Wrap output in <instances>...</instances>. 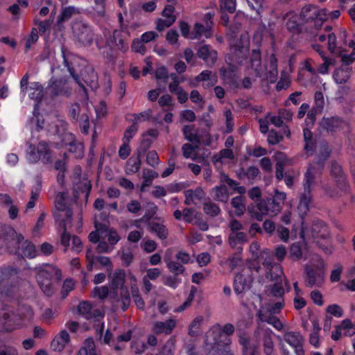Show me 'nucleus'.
I'll return each mask as SVG.
<instances>
[{"instance_id": "nucleus-35", "label": "nucleus", "mask_w": 355, "mask_h": 355, "mask_svg": "<svg viewBox=\"0 0 355 355\" xmlns=\"http://www.w3.org/2000/svg\"><path fill=\"white\" fill-rule=\"evenodd\" d=\"M231 205L235 209L236 216L240 217L246 211L245 198L242 196H237L231 200Z\"/></svg>"}, {"instance_id": "nucleus-63", "label": "nucleus", "mask_w": 355, "mask_h": 355, "mask_svg": "<svg viewBox=\"0 0 355 355\" xmlns=\"http://www.w3.org/2000/svg\"><path fill=\"white\" fill-rule=\"evenodd\" d=\"M290 255L294 259H300L302 257V250L300 243H293L291 246Z\"/></svg>"}, {"instance_id": "nucleus-2", "label": "nucleus", "mask_w": 355, "mask_h": 355, "mask_svg": "<svg viewBox=\"0 0 355 355\" xmlns=\"http://www.w3.org/2000/svg\"><path fill=\"white\" fill-rule=\"evenodd\" d=\"M323 169L319 168L315 163L309 164L304 175V193L302 194L297 210L300 215H304L309 209V204L312 199L311 187L318 175L321 174Z\"/></svg>"}, {"instance_id": "nucleus-5", "label": "nucleus", "mask_w": 355, "mask_h": 355, "mask_svg": "<svg viewBox=\"0 0 355 355\" xmlns=\"http://www.w3.org/2000/svg\"><path fill=\"white\" fill-rule=\"evenodd\" d=\"M282 209L279 203L269 198L260 200L256 207L253 205L248 206V211L252 218L258 221H261L263 220V216H276L281 211Z\"/></svg>"}, {"instance_id": "nucleus-52", "label": "nucleus", "mask_w": 355, "mask_h": 355, "mask_svg": "<svg viewBox=\"0 0 355 355\" xmlns=\"http://www.w3.org/2000/svg\"><path fill=\"white\" fill-rule=\"evenodd\" d=\"M67 196V195L64 192H60L58 193L55 200L57 210L64 211L66 209L67 207L65 202Z\"/></svg>"}, {"instance_id": "nucleus-3", "label": "nucleus", "mask_w": 355, "mask_h": 355, "mask_svg": "<svg viewBox=\"0 0 355 355\" xmlns=\"http://www.w3.org/2000/svg\"><path fill=\"white\" fill-rule=\"evenodd\" d=\"M62 54L64 60V65L68 68L71 76L73 77L76 83L83 89L85 97L87 96L86 86L89 87L92 89H96L98 86V76L94 69L92 67H85L81 71L80 77L75 74L73 67H71L67 62L65 55V49L62 48Z\"/></svg>"}, {"instance_id": "nucleus-54", "label": "nucleus", "mask_w": 355, "mask_h": 355, "mask_svg": "<svg viewBox=\"0 0 355 355\" xmlns=\"http://www.w3.org/2000/svg\"><path fill=\"white\" fill-rule=\"evenodd\" d=\"M202 320V317L198 316L192 321L189 329V334L190 336H196L198 334Z\"/></svg>"}, {"instance_id": "nucleus-19", "label": "nucleus", "mask_w": 355, "mask_h": 355, "mask_svg": "<svg viewBox=\"0 0 355 355\" xmlns=\"http://www.w3.org/2000/svg\"><path fill=\"white\" fill-rule=\"evenodd\" d=\"M243 347L244 355H255L259 349V343L245 335H241L239 339Z\"/></svg>"}, {"instance_id": "nucleus-55", "label": "nucleus", "mask_w": 355, "mask_h": 355, "mask_svg": "<svg viewBox=\"0 0 355 355\" xmlns=\"http://www.w3.org/2000/svg\"><path fill=\"white\" fill-rule=\"evenodd\" d=\"M80 107L78 103H73L71 105L69 111V116L72 123L77 124L80 119Z\"/></svg>"}, {"instance_id": "nucleus-28", "label": "nucleus", "mask_w": 355, "mask_h": 355, "mask_svg": "<svg viewBox=\"0 0 355 355\" xmlns=\"http://www.w3.org/2000/svg\"><path fill=\"white\" fill-rule=\"evenodd\" d=\"M141 152H138L137 156H132L127 161L125 171L127 175L137 173L141 168Z\"/></svg>"}, {"instance_id": "nucleus-17", "label": "nucleus", "mask_w": 355, "mask_h": 355, "mask_svg": "<svg viewBox=\"0 0 355 355\" xmlns=\"http://www.w3.org/2000/svg\"><path fill=\"white\" fill-rule=\"evenodd\" d=\"M320 125L327 132H334L338 129H343L347 126V123L338 116H332L330 118H323Z\"/></svg>"}, {"instance_id": "nucleus-20", "label": "nucleus", "mask_w": 355, "mask_h": 355, "mask_svg": "<svg viewBox=\"0 0 355 355\" xmlns=\"http://www.w3.org/2000/svg\"><path fill=\"white\" fill-rule=\"evenodd\" d=\"M186 205H196V200H202L205 193L201 187H197L196 189H187L184 191Z\"/></svg>"}, {"instance_id": "nucleus-23", "label": "nucleus", "mask_w": 355, "mask_h": 355, "mask_svg": "<svg viewBox=\"0 0 355 355\" xmlns=\"http://www.w3.org/2000/svg\"><path fill=\"white\" fill-rule=\"evenodd\" d=\"M248 49L245 46H236L232 49L231 54L228 55L225 58H230L232 62L236 65H240L246 59Z\"/></svg>"}, {"instance_id": "nucleus-44", "label": "nucleus", "mask_w": 355, "mask_h": 355, "mask_svg": "<svg viewBox=\"0 0 355 355\" xmlns=\"http://www.w3.org/2000/svg\"><path fill=\"white\" fill-rule=\"evenodd\" d=\"M30 89L33 90V92L29 94L30 98L35 100L37 103H39L44 96L42 86L38 83H34L30 87Z\"/></svg>"}, {"instance_id": "nucleus-62", "label": "nucleus", "mask_w": 355, "mask_h": 355, "mask_svg": "<svg viewBox=\"0 0 355 355\" xmlns=\"http://www.w3.org/2000/svg\"><path fill=\"white\" fill-rule=\"evenodd\" d=\"M123 145L120 147L119 150V156L122 159H126L131 151L130 147L129 146V141L123 140Z\"/></svg>"}, {"instance_id": "nucleus-39", "label": "nucleus", "mask_w": 355, "mask_h": 355, "mask_svg": "<svg viewBox=\"0 0 355 355\" xmlns=\"http://www.w3.org/2000/svg\"><path fill=\"white\" fill-rule=\"evenodd\" d=\"M150 230L154 232L160 239H165L168 235V231L166 227L161 223L153 222L149 224Z\"/></svg>"}, {"instance_id": "nucleus-37", "label": "nucleus", "mask_w": 355, "mask_h": 355, "mask_svg": "<svg viewBox=\"0 0 355 355\" xmlns=\"http://www.w3.org/2000/svg\"><path fill=\"white\" fill-rule=\"evenodd\" d=\"M79 10L74 6H67L62 9L61 13L58 18V25L60 26L64 21L70 19L73 15L78 14Z\"/></svg>"}, {"instance_id": "nucleus-7", "label": "nucleus", "mask_w": 355, "mask_h": 355, "mask_svg": "<svg viewBox=\"0 0 355 355\" xmlns=\"http://www.w3.org/2000/svg\"><path fill=\"white\" fill-rule=\"evenodd\" d=\"M46 92L52 98L58 96L69 97L71 94L72 87L68 78L52 77L49 82Z\"/></svg>"}, {"instance_id": "nucleus-32", "label": "nucleus", "mask_w": 355, "mask_h": 355, "mask_svg": "<svg viewBox=\"0 0 355 355\" xmlns=\"http://www.w3.org/2000/svg\"><path fill=\"white\" fill-rule=\"evenodd\" d=\"M171 275H166L163 277L164 284L172 288H175L180 282L178 278V275L182 273L184 271L183 268H170Z\"/></svg>"}, {"instance_id": "nucleus-36", "label": "nucleus", "mask_w": 355, "mask_h": 355, "mask_svg": "<svg viewBox=\"0 0 355 355\" xmlns=\"http://www.w3.org/2000/svg\"><path fill=\"white\" fill-rule=\"evenodd\" d=\"M182 133L188 141L193 144H200L201 141L197 134V130L195 129L194 125H184L182 128Z\"/></svg>"}, {"instance_id": "nucleus-16", "label": "nucleus", "mask_w": 355, "mask_h": 355, "mask_svg": "<svg viewBox=\"0 0 355 355\" xmlns=\"http://www.w3.org/2000/svg\"><path fill=\"white\" fill-rule=\"evenodd\" d=\"M112 44H115L119 50L126 52L128 49L126 34L119 30H114L110 38L107 40V45L110 46Z\"/></svg>"}, {"instance_id": "nucleus-61", "label": "nucleus", "mask_w": 355, "mask_h": 355, "mask_svg": "<svg viewBox=\"0 0 355 355\" xmlns=\"http://www.w3.org/2000/svg\"><path fill=\"white\" fill-rule=\"evenodd\" d=\"M175 22L174 18L158 19L156 22V29L159 31H164L166 28L171 26Z\"/></svg>"}, {"instance_id": "nucleus-40", "label": "nucleus", "mask_w": 355, "mask_h": 355, "mask_svg": "<svg viewBox=\"0 0 355 355\" xmlns=\"http://www.w3.org/2000/svg\"><path fill=\"white\" fill-rule=\"evenodd\" d=\"M203 211L211 217H216L221 212L219 206L210 200L203 203Z\"/></svg>"}, {"instance_id": "nucleus-58", "label": "nucleus", "mask_w": 355, "mask_h": 355, "mask_svg": "<svg viewBox=\"0 0 355 355\" xmlns=\"http://www.w3.org/2000/svg\"><path fill=\"white\" fill-rule=\"evenodd\" d=\"M196 292H197V288L193 286H191V291H190V293L189 295L188 298L187 299V300L181 306H180L176 309V311L180 312V311H184L187 307H189L191 305L192 301L193 300V298H194V296H195V294H196Z\"/></svg>"}, {"instance_id": "nucleus-33", "label": "nucleus", "mask_w": 355, "mask_h": 355, "mask_svg": "<svg viewBox=\"0 0 355 355\" xmlns=\"http://www.w3.org/2000/svg\"><path fill=\"white\" fill-rule=\"evenodd\" d=\"M86 256L89 261L88 266H92L94 265L107 266L111 264L110 259L108 257L104 256H94L90 250H87Z\"/></svg>"}, {"instance_id": "nucleus-10", "label": "nucleus", "mask_w": 355, "mask_h": 355, "mask_svg": "<svg viewBox=\"0 0 355 355\" xmlns=\"http://www.w3.org/2000/svg\"><path fill=\"white\" fill-rule=\"evenodd\" d=\"M325 274L324 268H306L304 277L306 286L311 288L321 286L324 281Z\"/></svg>"}, {"instance_id": "nucleus-59", "label": "nucleus", "mask_w": 355, "mask_h": 355, "mask_svg": "<svg viewBox=\"0 0 355 355\" xmlns=\"http://www.w3.org/2000/svg\"><path fill=\"white\" fill-rule=\"evenodd\" d=\"M109 293L107 286H96L93 290V296L98 297L101 300H105L108 296Z\"/></svg>"}, {"instance_id": "nucleus-27", "label": "nucleus", "mask_w": 355, "mask_h": 355, "mask_svg": "<svg viewBox=\"0 0 355 355\" xmlns=\"http://www.w3.org/2000/svg\"><path fill=\"white\" fill-rule=\"evenodd\" d=\"M352 68L345 66L334 71L333 78L337 84H346L351 76Z\"/></svg>"}, {"instance_id": "nucleus-46", "label": "nucleus", "mask_w": 355, "mask_h": 355, "mask_svg": "<svg viewBox=\"0 0 355 355\" xmlns=\"http://www.w3.org/2000/svg\"><path fill=\"white\" fill-rule=\"evenodd\" d=\"M92 305L87 302H82L78 306L79 313L83 315L86 319L89 320L93 318L94 315L91 312Z\"/></svg>"}, {"instance_id": "nucleus-56", "label": "nucleus", "mask_w": 355, "mask_h": 355, "mask_svg": "<svg viewBox=\"0 0 355 355\" xmlns=\"http://www.w3.org/2000/svg\"><path fill=\"white\" fill-rule=\"evenodd\" d=\"M350 90V86L348 85L340 86L336 92V99L338 100L340 102L343 101L349 95Z\"/></svg>"}, {"instance_id": "nucleus-25", "label": "nucleus", "mask_w": 355, "mask_h": 355, "mask_svg": "<svg viewBox=\"0 0 355 355\" xmlns=\"http://www.w3.org/2000/svg\"><path fill=\"white\" fill-rule=\"evenodd\" d=\"M266 279L270 282H274V283H277L278 282H283L285 281V284H288L282 268H266L265 272Z\"/></svg>"}, {"instance_id": "nucleus-6", "label": "nucleus", "mask_w": 355, "mask_h": 355, "mask_svg": "<svg viewBox=\"0 0 355 355\" xmlns=\"http://www.w3.org/2000/svg\"><path fill=\"white\" fill-rule=\"evenodd\" d=\"M27 159L33 164L40 160L44 164H51L52 153L49 144L44 141H40L36 147L30 144L27 150Z\"/></svg>"}, {"instance_id": "nucleus-26", "label": "nucleus", "mask_w": 355, "mask_h": 355, "mask_svg": "<svg viewBox=\"0 0 355 355\" xmlns=\"http://www.w3.org/2000/svg\"><path fill=\"white\" fill-rule=\"evenodd\" d=\"M259 169L257 166H250L247 169L241 168L237 171V176L239 179H248L250 184H253L255 178L259 175Z\"/></svg>"}, {"instance_id": "nucleus-48", "label": "nucleus", "mask_w": 355, "mask_h": 355, "mask_svg": "<svg viewBox=\"0 0 355 355\" xmlns=\"http://www.w3.org/2000/svg\"><path fill=\"white\" fill-rule=\"evenodd\" d=\"M78 123L82 133L87 135L89 128V116L88 112H83L80 114Z\"/></svg>"}, {"instance_id": "nucleus-50", "label": "nucleus", "mask_w": 355, "mask_h": 355, "mask_svg": "<svg viewBox=\"0 0 355 355\" xmlns=\"http://www.w3.org/2000/svg\"><path fill=\"white\" fill-rule=\"evenodd\" d=\"M284 303V300H277V302L273 304H268L265 307H261V309H264L265 312H268L272 314H277L279 313L280 310L283 308Z\"/></svg>"}, {"instance_id": "nucleus-18", "label": "nucleus", "mask_w": 355, "mask_h": 355, "mask_svg": "<svg viewBox=\"0 0 355 355\" xmlns=\"http://www.w3.org/2000/svg\"><path fill=\"white\" fill-rule=\"evenodd\" d=\"M175 326V320L173 319H168L165 322H155L153 325L152 330L156 334H164L166 335H169L172 333Z\"/></svg>"}, {"instance_id": "nucleus-13", "label": "nucleus", "mask_w": 355, "mask_h": 355, "mask_svg": "<svg viewBox=\"0 0 355 355\" xmlns=\"http://www.w3.org/2000/svg\"><path fill=\"white\" fill-rule=\"evenodd\" d=\"M282 339L295 348L296 355H304L303 349L304 338L299 332L286 331L282 336Z\"/></svg>"}, {"instance_id": "nucleus-12", "label": "nucleus", "mask_w": 355, "mask_h": 355, "mask_svg": "<svg viewBox=\"0 0 355 355\" xmlns=\"http://www.w3.org/2000/svg\"><path fill=\"white\" fill-rule=\"evenodd\" d=\"M327 16V10H319L315 6L308 5L302 8L300 17L306 22L313 20L326 19Z\"/></svg>"}, {"instance_id": "nucleus-15", "label": "nucleus", "mask_w": 355, "mask_h": 355, "mask_svg": "<svg viewBox=\"0 0 355 355\" xmlns=\"http://www.w3.org/2000/svg\"><path fill=\"white\" fill-rule=\"evenodd\" d=\"M255 335L261 334L263 351L265 355H275L274 342L272 340V331L270 329H258L254 332Z\"/></svg>"}, {"instance_id": "nucleus-57", "label": "nucleus", "mask_w": 355, "mask_h": 355, "mask_svg": "<svg viewBox=\"0 0 355 355\" xmlns=\"http://www.w3.org/2000/svg\"><path fill=\"white\" fill-rule=\"evenodd\" d=\"M208 28L207 27L205 28V26L200 24H196L190 38L196 39L202 35L204 31L205 32V35L206 37H208L209 36Z\"/></svg>"}, {"instance_id": "nucleus-8", "label": "nucleus", "mask_w": 355, "mask_h": 355, "mask_svg": "<svg viewBox=\"0 0 355 355\" xmlns=\"http://www.w3.org/2000/svg\"><path fill=\"white\" fill-rule=\"evenodd\" d=\"M252 268L259 272L261 268H242L236 275L234 281V290L236 293H243L250 288L252 282Z\"/></svg>"}, {"instance_id": "nucleus-49", "label": "nucleus", "mask_w": 355, "mask_h": 355, "mask_svg": "<svg viewBox=\"0 0 355 355\" xmlns=\"http://www.w3.org/2000/svg\"><path fill=\"white\" fill-rule=\"evenodd\" d=\"M96 354L95 345L92 339L86 340V346L81 347L77 355H93Z\"/></svg>"}, {"instance_id": "nucleus-64", "label": "nucleus", "mask_w": 355, "mask_h": 355, "mask_svg": "<svg viewBox=\"0 0 355 355\" xmlns=\"http://www.w3.org/2000/svg\"><path fill=\"white\" fill-rule=\"evenodd\" d=\"M146 162L151 166H155L159 164V157L155 150L149 151L146 157Z\"/></svg>"}, {"instance_id": "nucleus-41", "label": "nucleus", "mask_w": 355, "mask_h": 355, "mask_svg": "<svg viewBox=\"0 0 355 355\" xmlns=\"http://www.w3.org/2000/svg\"><path fill=\"white\" fill-rule=\"evenodd\" d=\"M247 241V235L243 232H231L229 234V243L232 248H235L239 243H243Z\"/></svg>"}, {"instance_id": "nucleus-30", "label": "nucleus", "mask_w": 355, "mask_h": 355, "mask_svg": "<svg viewBox=\"0 0 355 355\" xmlns=\"http://www.w3.org/2000/svg\"><path fill=\"white\" fill-rule=\"evenodd\" d=\"M225 62L227 64V67H223L220 69V76L225 81H231L234 76V72L237 68V65L232 62L230 58H225Z\"/></svg>"}, {"instance_id": "nucleus-1", "label": "nucleus", "mask_w": 355, "mask_h": 355, "mask_svg": "<svg viewBox=\"0 0 355 355\" xmlns=\"http://www.w3.org/2000/svg\"><path fill=\"white\" fill-rule=\"evenodd\" d=\"M234 332V327L230 323L223 327L217 324L206 334L203 353L196 352L193 348L189 350V355H224L226 347L230 344V336Z\"/></svg>"}, {"instance_id": "nucleus-11", "label": "nucleus", "mask_w": 355, "mask_h": 355, "mask_svg": "<svg viewBox=\"0 0 355 355\" xmlns=\"http://www.w3.org/2000/svg\"><path fill=\"white\" fill-rule=\"evenodd\" d=\"M330 172L340 191L347 193L349 189V184L346 180L342 166L336 161H332L331 163Z\"/></svg>"}, {"instance_id": "nucleus-31", "label": "nucleus", "mask_w": 355, "mask_h": 355, "mask_svg": "<svg viewBox=\"0 0 355 355\" xmlns=\"http://www.w3.org/2000/svg\"><path fill=\"white\" fill-rule=\"evenodd\" d=\"M303 137L304 141V150L308 156L313 154L315 148V143L313 139V134L308 128H304Z\"/></svg>"}, {"instance_id": "nucleus-38", "label": "nucleus", "mask_w": 355, "mask_h": 355, "mask_svg": "<svg viewBox=\"0 0 355 355\" xmlns=\"http://www.w3.org/2000/svg\"><path fill=\"white\" fill-rule=\"evenodd\" d=\"M125 272L122 269H117L112 277V291H117L120 287H124Z\"/></svg>"}, {"instance_id": "nucleus-47", "label": "nucleus", "mask_w": 355, "mask_h": 355, "mask_svg": "<svg viewBox=\"0 0 355 355\" xmlns=\"http://www.w3.org/2000/svg\"><path fill=\"white\" fill-rule=\"evenodd\" d=\"M175 340L169 338L156 355H174Z\"/></svg>"}, {"instance_id": "nucleus-42", "label": "nucleus", "mask_w": 355, "mask_h": 355, "mask_svg": "<svg viewBox=\"0 0 355 355\" xmlns=\"http://www.w3.org/2000/svg\"><path fill=\"white\" fill-rule=\"evenodd\" d=\"M199 146L200 144L193 143H186L183 144L182 146L183 156L187 159L191 158L193 160H196L197 156L196 154H193V152L198 149Z\"/></svg>"}, {"instance_id": "nucleus-24", "label": "nucleus", "mask_w": 355, "mask_h": 355, "mask_svg": "<svg viewBox=\"0 0 355 355\" xmlns=\"http://www.w3.org/2000/svg\"><path fill=\"white\" fill-rule=\"evenodd\" d=\"M110 296L116 302L121 301L123 311L127 310L130 304V296L127 287H121L120 289V297L118 296L117 291H111Z\"/></svg>"}, {"instance_id": "nucleus-14", "label": "nucleus", "mask_w": 355, "mask_h": 355, "mask_svg": "<svg viewBox=\"0 0 355 355\" xmlns=\"http://www.w3.org/2000/svg\"><path fill=\"white\" fill-rule=\"evenodd\" d=\"M196 55L209 67H214L218 59V52L208 44H204L199 47Z\"/></svg>"}, {"instance_id": "nucleus-51", "label": "nucleus", "mask_w": 355, "mask_h": 355, "mask_svg": "<svg viewBox=\"0 0 355 355\" xmlns=\"http://www.w3.org/2000/svg\"><path fill=\"white\" fill-rule=\"evenodd\" d=\"M201 215L200 213L196 212L193 208H184L183 209L184 220L189 223H192L194 219L196 220Z\"/></svg>"}, {"instance_id": "nucleus-21", "label": "nucleus", "mask_w": 355, "mask_h": 355, "mask_svg": "<svg viewBox=\"0 0 355 355\" xmlns=\"http://www.w3.org/2000/svg\"><path fill=\"white\" fill-rule=\"evenodd\" d=\"M69 341V334L66 330H62L53 338L51 347L55 352H61Z\"/></svg>"}, {"instance_id": "nucleus-29", "label": "nucleus", "mask_w": 355, "mask_h": 355, "mask_svg": "<svg viewBox=\"0 0 355 355\" xmlns=\"http://www.w3.org/2000/svg\"><path fill=\"white\" fill-rule=\"evenodd\" d=\"M331 150L327 143H322L319 148L318 154L317 155L316 161L315 162L319 168L323 169L324 162L330 157Z\"/></svg>"}, {"instance_id": "nucleus-43", "label": "nucleus", "mask_w": 355, "mask_h": 355, "mask_svg": "<svg viewBox=\"0 0 355 355\" xmlns=\"http://www.w3.org/2000/svg\"><path fill=\"white\" fill-rule=\"evenodd\" d=\"M21 249L22 254L29 259L35 258L38 254L35 245L28 240L21 243Z\"/></svg>"}, {"instance_id": "nucleus-9", "label": "nucleus", "mask_w": 355, "mask_h": 355, "mask_svg": "<svg viewBox=\"0 0 355 355\" xmlns=\"http://www.w3.org/2000/svg\"><path fill=\"white\" fill-rule=\"evenodd\" d=\"M73 31L75 37L81 45L89 46L92 44L95 35L89 25L81 21L76 22L73 26Z\"/></svg>"}, {"instance_id": "nucleus-60", "label": "nucleus", "mask_w": 355, "mask_h": 355, "mask_svg": "<svg viewBox=\"0 0 355 355\" xmlns=\"http://www.w3.org/2000/svg\"><path fill=\"white\" fill-rule=\"evenodd\" d=\"M33 117L31 119V123L35 125V130L40 132L44 128V121L39 113H33Z\"/></svg>"}, {"instance_id": "nucleus-4", "label": "nucleus", "mask_w": 355, "mask_h": 355, "mask_svg": "<svg viewBox=\"0 0 355 355\" xmlns=\"http://www.w3.org/2000/svg\"><path fill=\"white\" fill-rule=\"evenodd\" d=\"M23 240L24 236L17 234L13 227L0 223V250L5 249V251L15 253Z\"/></svg>"}, {"instance_id": "nucleus-53", "label": "nucleus", "mask_w": 355, "mask_h": 355, "mask_svg": "<svg viewBox=\"0 0 355 355\" xmlns=\"http://www.w3.org/2000/svg\"><path fill=\"white\" fill-rule=\"evenodd\" d=\"M274 314L265 312L264 309H260L257 312V316L259 318V320L261 322H266L268 324H273L275 320L277 318V317L273 315Z\"/></svg>"}, {"instance_id": "nucleus-22", "label": "nucleus", "mask_w": 355, "mask_h": 355, "mask_svg": "<svg viewBox=\"0 0 355 355\" xmlns=\"http://www.w3.org/2000/svg\"><path fill=\"white\" fill-rule=\"evenodd\" d=\"M210 195L213 200L223 203L227 202L230 196L227 187L224 184L212 188Z\"/></svg>"}, {"instance_id": "nucleus-45", "label": "nucleus", "mask_w": 355, "mask_h": 355, "mask_svg": "<svg viewBox=\"0 0 355 355\" xmlns=\"http://www.w3.org/2000/svg\"><path fill=\"white\" fill-rule=\"evenodd\" d=\"M274 157L276 161L275 168H284L286 166H289L292 164V161L284 153L277 152Z\"/></svg>"}, {"instance_id": "nucleus-34", "label": "nucleus", "mask_w": 355, "mask_h": 355, "mask_svg": "<svg viewBox=\"0 0 355 355\" xmlns=\"http://www.w3.org/2000/svg\"><path fill=\"white\" fill-rule=\"evenodd\" d=\"M283 282L274 283L272 285L268 286L266 294L270 297H275L277 300L284 299V288L282 286Z\"/></svg>"}]
</instances>
